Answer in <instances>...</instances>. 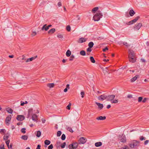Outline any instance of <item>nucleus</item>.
<instances>
[{"label":"nucleus","instance_id":"10","mask_svg":"<svg viewBox=\"0 0 149 149\" xmlns=\"http://www.w3.org/2000/svg\"><path fill=\"white\" fill-rule=\"evenodd\" d=\"M129 54V58H130V57H134V52L133 51L131 50L130 49L129 50L128 52Z\"/></svg>","mask_w":149,"mask_h":149},{"label":"nucleus","instance_id":"1","mask_svg":"<svg viewBox=\"0 0 149 149\" xmlns=\"http://www.w3.org/2000/svg\"><path fill=\"white\" fill-rule=\"evenodd\" d=\"M102 16L103 15L100 11H98L97 12L93 17V19L95 21H98L102 18Z\"/></svg>","mask_w":149,"mask_h":149},{"label":"nucleus","instance_id":"37","mask_svg":"<svg viewBox=\"0 0 149 149\" xmlns=\"http://www.w3.org/2000/svg\"><path fill=\"white\" fill-rule=\"evenodd\" d=\"M65 138H66V136H65V134H63L61 136V139L63 140H64L65 139Z\"/></svg>","mask_w":149,"mask_h":149},{"label":"nucleus","instance_id":"35","mask_svg":"<svg viewBox=\"0 0 149 149\" xmlns=\"http://www.w3.org/2000/svg\"><path fill=\"white\" fill-rule=\"evenodd\" d=\"M132 21V20H131L128 22L126 23L125 24L127 25H130L133 24L134 23Z\"/></svg>","mask_w":149,"mask_h":149},{"label":"nucleus","instance_id":"52","mask_svg":"<svg viewBox=\"0 0 149 149\" xmlns=\"http://www.w3.org/2000/svg\"><path fill=\"white\" fill-rule=\"evenodd\" d=\"M36 34V31L33 32L31 34V35L32 36H34Z\"/></svg>","mask_w":149,"mask_h":149},{"label":"nucleus","instance_id":"11","mask_svg":"<svg viewBox=\"0 0 149 149\" xmlns=\"http://www.w3.org/2000/svg\"><path fill=\"white\" fill-rule=\"evenodd\" d=\"M78 143L79 144H84V137L80 138L78 140Z\"/></svg>","mask_w":149,"mask_h":149},{"label":"nucleus","instance_id":"64","mask_svg":"<svg viewBox=\"0 0 149 149\" xmlns=\"http://www.w3.org/2000/svg\"><path fill=\"white\" fill-rule=\"evenodd\" d=\"M144 139V137L143 136H141L140 138V140L141 141H142Z\"/></svg>","mask_w":149,"mask_h":149},{"label":"nucleus","instance_id":"5","mask_svg":"<svg viewBox=\"0 0 149 149\" xmlns=\"http://www.w3.org/2000/svg\"><path fill=\"white\" fill-rule=\"evenodd\" d=\"M11 119V116L10 115H9L6 118L5 120L6 124L7 125H9L10 124L9 122H10Z\"/></svg>","mask_w":149,"mask_h":149},{"label":"nucleus","instance_id":"23","mask_svg":"<svg viewBox=\"0 0 149 149\" xmlns=\"http://www.w3.org/2000/svg\"><path fill=\"white\" fill-rule=\"evenodd\" d=\"M56 31V30L54 28H52L51 29H50L48 31V33H54Z\"/></svg>","mask_w":149,"mask_h":149},{"label":"nucleus","instance_id":"19","mask_svg":"<svg viewBox=\"0 0 149 149\" xmlns=\"http://www.w3.org/2000/svg\"><path fill=\"white\" fill-rule=\"evenodd\" d=\"M102 144V143L101 142H97L95 143V146L97 147H98L101 146Z\"/></svg>","mask_w":149,"mask_h":149},{"label":"nucleus","instance_id":"55","mask_svg":"<svg viewBox=\"0 0 149 149\" xmlns=\"http://www.w3.org/2000/svg\"><path fill=\"white\" fill-rule=\"evenodd\" d=\"M81 97L83 98L84 97V92L82 91L81 92Z\"/></svg>","mask_w":149,"mask_h":149},{"label":"nucleus","instance_id":"22","mask_svg":"<svg viewBox=\"0 0 149 149\" xmlns=\"http://www.w3.org/2000/svg\"><path fill=\"white\" fill-rule=\"evenodd\" d=\"M99 9L98 7H95L93 8L92 10V12L93 13H95Z\"/></svg>","mask_w":149,"mask_h":149},{"label":"nucleus","instance_id":"27","mask_svg":"<svg viewBox=\"0 0 149 149\" xmlns=\"http://www.w3.org/2000/svg\"><path fill=\"white\" fill-rule=\"evenodd\" d=\"M71 54V52L69 50H68L66 53V55L68 57H69Z\"/></svg>","mask_w":149,"mask_h":149},{"label":"nucleus","instance_id":"61","mask_svg":"<svg viewBox=\"0 0 149 149\" xmlns=\"http://www.w3.org/2000/svg\"><path fill=\"white\" fill-rule=\"evenodd\" d=\"M147 98H144L142 101V102L143 103L145 102L147 100Z\"/></svg>","mask_w":149,"mask_h":149},{"label":"nucleus","instance_id":"62","mask_svg":"<svg viewBox=\"0 0 149 149\" xmlns=\"http://www.w3.org/2000/svg\"><path fill=\"white\" fill-rule=\"evenodd\" d=\"M149 142V141L148 140H147L145 142H144V144L146 145V144H147L148 142Z\"/></svg>","mask_w":149,"mask_h":149},{"label":"nucleus","instance_id":"57","mask_svg":"<svg viewBox=\"0 0 149 149\" xmlns=\"http://www.w3.org/2000/svg\"><path fill=\"white\" fill-rule=\"evenodd\" d=\"M41 146L38 144L37 145V147L36 149H40Z\"/></svg>","mask_w":149,"mask_h":149},{"label":"nucleus","instance_id":"43","mask_svg":"<svg viewBox=\"0 0 149 149\" xmlns=\"http://www.w3.org/2000/svg\"><path fill=\"white\" fill-rule=\"evenodd\" d=\"M9 136H3V139L4 140H7L8 139Z\"/></svg>","mask_w":149,"mask_h":149},{"label":"nucleus","instance_id":"56","mask_svg":"<svg viewBox=\"0 0 149 149\" xmlns=\"http://www.w3.org/2000/svg\"><path fill=\"white\" fill-rule=\"evenodd\" d=\"M108 50V48L107 47H105V48L103 49L102 50V51L103 52H105L106 50Z\"/></svg>","mask_w":149,"mask_h":149},{"label":"nucleus","instance_id":"21","mask_svg":"<svg viewBox=\"0 0 149 149\" xmlns=\"http://www.w3.org/2000/svg\"><path fill=\"white\" fill-rule=\"evenodd\" d=\"M47 86L50 88H53L54 86V83H49L47 85Z\"/></svg>","mask_w":149,"mask_h":149},{"label":"nucleus","instance_id":"29","mask_svg":"<svg viewBox=\"0 0 149 149\" xmlns=\"http://www.w3.org/2000/svg\"><path fill=\"white\" fill-rule=\"evenodd\" d=\"M78 42L79 43H81L84 42V38H80L78 40Z\"/></svg>","mask_w":149,"mask_h":149},{"label":"nucleus","instance_id":"63","mask_svg":"<svg viewBox=\"0 0 149 149\" xmlns=\"http://www.w3.org/2000/svg\"><path fill=\"white\" fill-rule=\"evenodd\" d=\"M141 61L143 62H146V60L144 59L143 58H141Z\"/></svg>","mask_w":149,"mask_h":149},{"label":"nucleus","instance_id":"58","mask_svg":"<svg viewBox=\"0 0 149 149\" xmlns=\"http://www.w3.org/2000/svg\"><path fill=\"white\" fill-rule=\"evenodd\" d=\"M12 146H13V144L12 143H11L10 144V146H9V147H8V148L9 149L10 148L12 149Z\"/></svg>","mask_w":149,"mask_h":149},{"label":"nucleus","instance_id":"50","mask_svg":"<svg viewBox=\"0 0 149 149\" xmlns=\"http://www.w3.org/2000/svg\"><path fill=\"white\" fill-rule=\"evenodd\" d=\"M123 45L127 47H128L130 46V45L127 42H124Z\"/></svg>","mask_w":149,"mask_h":149},{"label":"nucleus","instance_id":"40","mask_svg":"<svg viewBox=\"0 0 149 149\" xmlns=\"http://www.w3.org/2000/svg\"><path fill=\"white\" fill-rule=\"evenodd\" d=\"M66 29L67 31H70L71 28L70 25H68V26H67L66 27Z\"/></svg>","mask_w":149,"mask_h":149},{"label":"nucleus","instance_id":"7","mask_svg":"<svg viewBox=\"0 0 149 149\" xmlns=\"http://www.w3.org/2000/svg\"><path fill=\"white\" fill-rule=\"evenodd\" d=\"M97 99L99 100L103 101L106 99H107V95L105 94L101 95L98 96L97 97Z\"/></svg>","mask_w":149,"mask_h":149},{"label":"nucleus","instance_id":"38","mask_svg":"<svg viewBox=\"0 0 149 149\" xmlns=\"http://www.w3.org/2000/svg\"><path fill=\"white\" fill-rule=\"evenodd\" d=\"M61 131H58L57 133V136L58 137L60 136L61 134Z\"/></svg>","mask_w":149,"mask_h":149},{"label":"nucleus","instance_id":"3","mask_svg":"<svg viewBox=\"0 0 149 149\" xmlns=\"http://www.w3.org/2000/svg\"><path fill=\"white\" fill-rule=\"evenodd\" d=\"M78 144L77 142L73 143L69 146V148L70 149H75L77 148Z\"/></svg>","mask_w":149,"mask_h":149},{"label":"nucleus","instance_id":"24","mask_svg":"<svg viewBox=\"0 0 149 149\" xmlns=\"http://www.w3.org/2000/svg\"><path fill=\"white\" fill-rule=\"evenodd\" d=\"M28 137L27 136L24 135L22 136L21 137V138L23 140H26L27 139Z\"/></svg>","mask_w":149,"mask_h":149},{"label":"nucleus","instance_id":"47","mask_svg":"<svg viewBox=\"0 0 149 149\" xmlns=\"http://www.w3.org/2000/svg\"><path fill=\"white\" fill-rule=\"evenodd\" d=\"M0 149H5L4 144H1L0 146Z\"/></svg>","mask_w":149,"mask_h":149},{"label":"nucleus","instance_id":"41","mask_svg":"<svg viewBox=\"0 0 149 149\" xmlns=\"http://www.w3.org/2000/svg\"><path fill=\"white\" fill-rule=\"evenodd\" d=\"M71 105V103H69V104H68V105L66 107V108L68 110H70V106Z\"/></svg>","mask_w":149,"mask_h":149},{"label":"nucleus","instance_id":"16","mask_svg":"<svg viewBox=\"0 0 149 149\" xmlns=\"http://www.w3.org/2000/svg\"><path fill=\"white\" fill-rule=\"evenodd\" d=\"M47 24H45L42 27L41 30L42 31L45 30L46 31H47L49 28L47 26Z\"/></svg>","mask_w":149,"mask_h":149},{"label":"nucleus","instance_id":"13","mask_svg":"<svg viewBox=\"0 0 149 149\" xmlns=\"http://www.w3.org/2000/svg\"><path fill=\"white\" fill-rule=\"evenodd\" d=\"M95 103L98 106V108L99 109H101L103 108V106L102 104H101L100 103L97 102H96Z\"/></svg>","mask_w":149,"mask_h":149},{"label":"nucleus","instance_id":"17","mask_svg":"<svg viewBox=\"0 0 149 149\" xmlns=\"http://www.w3.org/2000/svg\"><path fill=\"white\" fill-rule=\"evenodd\" d=\"M106 118V117L105 116H100L98 117H97L96 118V119L97 120H103L105 119Z\"/></svg>","mask_w":149,"mask_h":149},{"label":"nucleus","instance_id":"4","mask_svg":"<svg viewBox=\"0 0 149 149\" xmlns=\"http://www.w3.org/2000/svg\"><path fill=\"white\" fill-rule=\"evenodd\" d=\"M142 25L141 23H137L133 27L134 29L135 30H138L141 28Z\"/></svg>","mask_w":149,"mask_h":149},{"label":"nucleus","instance_id":"44","mask_svg":"<svg viewBox=\"0 0 149 149\" xmlns=\"http://www.w3.org/2000/svg\"><path fill=\"white\" fill-rule=\"evenodd\" d=\"M120 149H129V148L128 146H125L124 147L120 148Z\"/></svg>","mask_w":149,"mask_h":149},{"label":"nucleus","instance_id":"32","mask_svg":"<svg viewBox=\"0 0 149 149\" xmlns=\"http://www.w3.org/2000/svg\"><path fill=\"white\" fill-rule=\"evenodd\" d=\"M6 110L10 113H12L13 112V110L11 109L8 108Z\"/></svg>","mask_w":149,"mask_h":149},{"label":"nucleus","instance_id":"31","mask_svg":"<svg viewBox=\"0 0 149 149\" xmlns=\"http://www.w3.org/2000/svg\"><path fill=\"white\" fill-rule=\"evenodd\" d=\"M93 45H94V43L92 42H90L89 43L88 45L89 47L91 48L93 47Z\"/></svg>","mask_w":149,"mask_h":149},{"label":"nucleus","instance_id":"34","mask_svg":"<svg viewBox=\"0 0 149 149\" xmlns=\"http://www.w3.org/2000/svg\"><path fill=\"white\" fill-rule=\"evenodd\" d=\"M118 102V100H113L112 101H111V103H117Z\"/></svg>","mask_w":149,"mask_h":149},{"label":"nucleus","instance_id":"14","mask_svg":"<svg viewBox=\"0 0 149 149\" xmlns=\"http://www.w3.org/2000/svg\"><path fill=\"white\" fill-rule=\"evenodd\" d=\"M33 113V109L32 108H30L29 109L28 111V114L27 118H29L30 115L31 114Z\"/></svg>","mask_w":149,"mask_h":149},{"label":"nucleus","instance_id":"54","mask_svg":"<svg viewBox=\"0 0 149 149\" xmlns=\"http://www.w3.org/2000/svg\"><path fill=\"white\" fill-rule=\"evenodd\" d=\"M80 54L81 55L84 56V50H82L80 52Z\"/></svg>","mask_w":149,"mask_h":149},{"label":"nucleus","instance_id":"28","mask_svg":"<svg viewBox=\"0 0 149 149\" xmlns=\"http://www.w3.org/2000/svg\"><path fill=\"white\" fill-rule=\"evenodd\" d=\"M51 142L50 141L46 140L45 141L44 143L45 145H48L50 144Z\"/></svg>","mask_w":149,"mask_h":149},{"label":"nucleus","instance_id":"39","mask_svg":"<svg viewBox=\"0 0 149 149\" xmlns=\"http://www.w3.org/2000/svg\"><path fill=\"white\" fill-rule=\"evenodd\" d=\"M66 145V143L64 142L62 144H61V146L62 148H64L65 147Z\"/></svg>","mask_w":149,"mask_h":149},{"label":"nucleus","instance_id":"36","mask_svg":"<svg viewBox=\"0 0 149 149\" xmlns=\"http://www.w3.org/2000/svg\"><path fill=\"white\" fill-rule=\"evenodd\" d=\"M26 130V129L25 128H23L21 129V131L22 133L25 134L26 132L25 131Z\"/></svg>","mask_w":149,"mask_h":149},{"label":"nucleus","instance_id":"51","mask_svg":"<svg viewBox=\"0 0 149 149\" xmlns=\"http://www.w3.org/2000/svg\"><path fill=\"white\" fill-rule=\"evenodd\" d=\"M143 99V97H139L138 98V102H140Z\"/></svg>","mask_w":149,"mask_h":149},{"label":"nucleus","instance_id":"26","mask_svg":"<svg viewBox=\"0 0 149 149\" xmlns=\"http://www.w3.org/2000/svg\"><path fill=\"white\" fill-rule=\"evenodd\" d=\"M140 18V17L139 16H137L136 17L135 19L132 20V22H133L134 23H135Z\"/></svg>","mask_w":149,"mask_h":149},{"label":"nucleus","instance_id":"8","mask_svg":"<svg viewBox=\"0 0 149 149\" xmlns=\"http://www.w3.org/2000/svg\"><path fill=\"white\" fill-rule=\"evenodd\" d=\"M115 97V95H110L107 96V100L111 101L113 100Z\"/></svg>","mask_w":149,"mask_h":149},{"label":"nucleus","instance_id":"15","mask_svg":"<svg viewBox=\"0 0 149 149\" xmlns=\"http://www.w3.org/2000/svg\"><path fill=\"white\" fill-rule=\"evenodd\" d=\"M32 120L34 121L37 122V116L35 114H33L32 116Z\"/></svg>","mask_w":149,"mask_h":149},{"label":"nucleus","instance_id":"6","mask_svg":"<svg viewBox=\"0 0 149 149\" xmlns=\"http://www.w3.org/2000/svg\"><path fill=\"white\" fill-rule=\"evenodd\" d=\"M119 140L122 142H125L126 141V138L125 136H119L118 137Z\"/></svg>","mask_w":149,"mask_h":149},{"label":"nucleus","instance_id":"48","mask_svg":"<svg viewBox=\"0 0 149 149\" xmlns=\"http://www.w3.org/2000/svg\"><path fill=\"white\" fill-rule=\"evenodd\" d=\"M6 132V130L4 129H1L0 130V133H4Z\"/></svg>","mask_w":149,"mask_h":149},{"label":"nucleus","instance_id":"60","mask_svg":"<svg viewBox=\"0 0 149 149\" xmlns=\"http://www.w3.org/2000/svg\"><path fill=\"white\" fill-rule=\"evenodd\" d=\"M127 97L129 98H131L132 97V95H128L127 96Z\"/></svg>","mask_w":149,"mask_h":149},{"label":"nucleus","instance_id":"46","mask_svg":"<svg viewBox=\"0 0 149 149\" xmlns=\"http://www.w3.org/2000/svg\"><path fill=\"white\" fill-rule=\"evenodd\" d=\"M53 148V145L52 144L50 145L48 148V149H52Z\"/></svg>","mask_w":149,"mask_h":149},{"label":"nucleus","instance_id":"49","mask_svg":"<svg viewBox=\"0 0 149 149\" xmlns=\"http://www.w3.org/2000/svg\"><path fill=\"white\" fill-rule=\"evenodd\" d=\"M57 37L58 38H63V36L61 34H58L57 36Z\"/></svg>","mask_w":149,"mask_h":149},{"label":"nucleus","instance_id":"20","mask_svg":"<svg viewBox=\"0 0 149 149\" xmlns=\"http://www.w3.org/2000/svg\"><path fill=\"white\" fill-rule=\"evenodd\" d=\"M138 75H136L134 77H133L131 79V81L132 82H133L136 79H137V78L138 77Z\"/></svg>","mask_w":149,"mask_h":149},{"label":"nucleus","instance_id":"42","mask_svg":"<svg viewBox=\"0 0 149 149\" xmlns=\"http://www.w3.org/2000/svg\"><path fill=\"white\" fill-rule=\"evenodd\" d=\"M74 56L73 55H72L70 57V58L69 59V60L70 61H72L73 60L74 58Z\"/></svg>","mask_w":149,"mask_h":149},{"label":"nucleus","instance_id":"12","mask_svg":"<svg viewBox=\"0 0 149 149\" xmlns=\"http://www.w3.org/2000/svg\"><path fill=\"white\" fill-rule=\"evenodd\" d=\"M37 57V56H35L32 57L30 58H28L26 61V62H28L31 61H32L33 60L35 59Z\"/></svg>","mask_w":149,"mask_h":149},{"label":"nucleus","instance_id":"33","mask_svg":"<svg viewBox=\"0 0 149 149\" xmlns=\"http://www.w3.org/2000/svg\"><path fill=\"white\" fill-rule=\"evenodd\" d=\"M41 134V132L40 131H38L37 132V133L36 135V136L38 137H39L40 136Z\"/></svg>","mask_w":149,"mask_h":149},{"label":"nucleus","instance_id":"53","mask_svg":"<svg viewBox=\"0 0 149 149\" xmlns=\"http://www.w3.org/2000/svg\"><path fill=\"white\" fill-rule=\"evenodd\" d=\"M91 48L90 47H88L87 49V51L88 52H91L92 51V50L91 49Z\"/></svg>","mask_w":149,"mask_h":149},{"label":"nucleus","instance_id":"2","mask_svg":"<svg viewBox=\"0 0 149 149\" xmlns=\"http://www.w3.org/2000/svg\"><path fill=\"white\" fill-rule=\"evenodd\" d=\"M139 142L134 140L132 142V143L129 144V146L131 148H134L135 146H138Z\"/></svg>","mask_w":149,"mask_h":149},{"label":"nucleus","instance_id":"59","mask_svg":"<svg viewBox=\"0 0 149 149\" xmlns=\"http://www.w3.org/2000/svg\"><path fill=\"white\" fill-rule=\"evenodd\" d=\"M58 5L59 7H60L61 6V2H59L58 3Z\"/></svg>","mask_w":149,"mask_h":149},{"label":"nucleus","instance_id":"9","mask_svg":"<svg viewBox=\"0 0 149 149\" xmlns=\"http://www.w3.org/2000/svg\"><path fill=\"white\" fill-rule=\"evenodd\" d=\"M16 119L18 120L22 121L24 119V117L23 115H18Z\"/></svg>","mask_w":149,"mask_h":149},{"label":"nucleus","instance_id":"30","mask_svg":"<svg viewBox=\"0 0 149 149\" xmlns=\"http://www.w3.org/2000/svg\"><path fill=\"white\" fill-rule=\"evenodd\" d=\"M90 60L93 63H95V61L92 56H91L90 58Z\"/></svg>","mask_w":149,"mask_h":149},{"label":"nucleus","instance_id":"45","mask_svg":"<svg viewBox=\"0 0 149 149\" xmlns=\"http://www.w3.org/2000/svg\"><path fill=\"white\" fill-rule=\"evenodd\" d=\"M10 142V141L9 140H7L6 142V144L7 145L8 147H9V144Z\"/></svg>","mask_w":149,"mask_h":149},{"label":"nucleus","instance_id":"25","mask_svg":"<svg viewBox=\"0 0 149 149\" xmlns=\"http://www.w3.org/2000/svg\"><path fill=\"white\" fill-rule=\"evenodd\" d=\"M129 58V60L130 62L134 63L135 61V60L134 58V57H130Z\"/></svg>","mask_w":149,"mask_h":149},{"label":"nucleus","instance_id":"18","mask_svg":"<svg viewBox=\"0 0 149 149\" xmlns=\"http://www.w3.org/2000/svg\"><path fill=\"white\" fill-rule=\"evenodd\" d=\"M129 13L131 16H132L135 14V13L133 10L132 9L130 10Z\"/></svg>","mask_w":149,"mask_h":149}]
</instances>
